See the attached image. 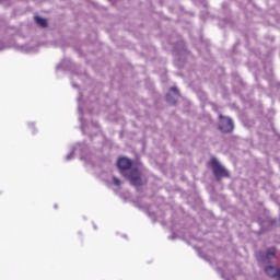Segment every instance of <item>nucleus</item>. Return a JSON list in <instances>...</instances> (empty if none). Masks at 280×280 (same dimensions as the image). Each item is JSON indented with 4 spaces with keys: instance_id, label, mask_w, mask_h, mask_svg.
I'll return each mask as SVG.
<instances>
[{
    "instance_id": "nucleus-1",
    "label": "nucleus",
    "mask_w": 280,
    "mask_h": 280,
    "mask_svg": "<svg viewBox=\"0 0 280 280\" xmlns=\"http://www.w3.org/2000/svg\"><path fill=\"white\" fill-rule=\"evenodd\" d=\"M210 165L212 167V172L217 180H220L221 178H230L231 174L224 166H222V164H220L218 159L212 158L210 160Z\"/></svg>"
},
{
    "instance_id": "nucleus-2",
    "label": "nucleus",
    "mask_w": 280,
    "mask_h": 280,
    "mask_svg": "<svg viewBox=\"0 0 280 280\" xmlns=\"http://www.w3.org/2000/svg\"><path fill=\"white\" fill-rule=\"evenodd\" d=\"M219 130L226 135L231 133L235 130V125L233 124V119L225 117L223 115H219Z\"/></svg>"
},
{
    "instance_id": "nucleus-3",
    "label": "nucleus",
    "mask_w": 280,
    "mask_h": 280,
    "mask_svg": "<svg viewBox=\"0 0 280 280\" xmlns=\"http://www.w3.org/2000/svg\"><path fill=\"white\" fill-rule=\"evenodd\" d=\"M127 178L133 187H141V185H143L141 182V172L138 168L131 170Z\"/></svg>"
},
{
    "instance_id": "nucleus-4",
    "label": "nucleus",
    "mask_w": 280,
    "mask_h": 280,
    "mask_svg": "<svg viewBox=\"0 0 280 280\" xmlns=\"http://www.w3.org/2000/svg\"><path fill=\"white\" fill-rule=\"evenodd\" d=\"M117 167L121 172H126V170H130L132 167V160H130L128 158H120L117 161Z\"/></svg>"
},
{
    "instance_id": "nucleus-5",
    "label": "nucleus",
    "mask_w": 280,
    "mask_h": 280,
    "mask_svg": "<svg viewBox=\"0 0 280 280\" xmlns=\"http://www.w3.org/2000/svg\"><path fill=\"white\" fill-rule=\"evenodd\" d=\"M279 270L280 269L277 267L268 266L266 267L265 272L268 275V277H271V279H277Z\"/></svg>"
},
{
    "instance_id": "nucleus-6",
    "label": "nucleus",
    "mask_w": 280,
    "mask_h": 280,
    "mask_svg": "<svg viewBox=\"0 0 280 280\" xmlns=\"http://www.w3.org/2000/svg\"><path fill=\"white\" fill-rule=\"evenodd\" d=\"M34 20H35V23L37 25H39V27H47V25H48L47 24V19H43L40 16H35Z\"/></svg>"
},
{
    "instance_id": "nucleus-7",
    "label": "nucleus",
    "mask_w": 280,
    "mask_h": 280,
    "mask_svg": "<svg viewBox=\"0 0 280 280\" xmlns=\"http://www.w3.org/2000/svg\"><path fill=\"white\" fill-rule=\"evenodd\" d=\"M277 255V248L270 247L267 249V257H275Z\"/></svg>"
},
{
    "instance_id": "nucleus-8",
    "label": "nucleus",
    "mask_w": 280,
    "mask_h": 280,
    "mask_svg": "<svg viewBox=\"0 0 280 280\" xmlns=\"http://www.w3.org/2000/svg\"><path fill=\"white\" fill-rule=\"evenodd\" d=\"M166 102H168V104H176V100L172 98L170 94L166 95Z\"/></svg>"
},
{
    "instance_id": "nucleus-9",
    "label": "nucleus",
    "mask_w": 280,
    "mask_h": 280,
    "mask_svg": "<svg viewBox=\"0 0 280 280\" xmlns=\"http://www.w3.org/2000/svg\"><path fill=\"white\" fill-rule=\"evenodd\" d=\"M113 183L116 187H119V185H121V180L117 177H113Z\"/></svg>"
},
{
    "instance_id": "nucleus-10",
    "label": "nucleus",
    "mask_w": 280,
    "mask_h": 280,
    "mask_svg": "<svg viewBox=\"0 0 280 280\" xmlns=\"http://www.w3.org/2000/svg\"><path fill=\"white\" fill-rule=\"evenodd\" d=\"M171 91H172V93L176 94L177 96L180 95L178 93V89H176V88H171Z\"/></svg>"
},
{
    "instance_id": "nucleus-11",
    "label": "nucleus",
    "mask_w": 280,
    "mask_h": 280,
    "mask_svg": "<svg viewBox=\"0 0 280 280\" xmlns=\"http://www.w3.org/2000/svg\"><path fill=\"white\" fill-rule=\"evenodd\" d=\"M276 279H279L280 280V269L278 271V276L276 277Z\"/></svg>"
}]
</instances>
